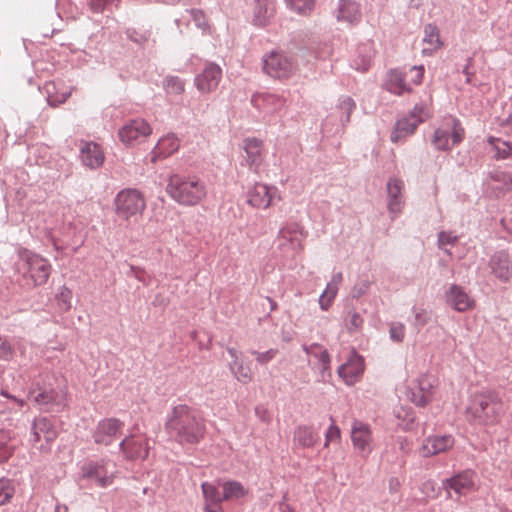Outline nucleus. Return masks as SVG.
I'll return each mask as SVG.
<instances>
[{
	"label": "nucleus",
	"instance_id": "44",
	"mask_svg": "<svg viewBox=\"0 0 512 512\" xmlns=\"http://www.w3.org/2000/svg\"><path fill=\"white\" fill-rule=\"evenodd\" d=\"M404 75L409 83V87L412 85H419L424 76V67L422 65L413 66L408 70V72L404 73Z\"/></svg>",
	"mask_w": 512,
	"mask_h": 512
},
{
	"label": "nucleus",
	"instance_id": "9",
	"mask_svg": "<svg viewBox=\"0 0 512 512\" xmlns=\"http://www.w3.org/2000/svg\"><path fill=\"white\" fill-rule=\"evenodd\" d=\"M151 133L150 124L142 118H137L127 121L119 129L118 137L124 145L134 146L149 137Z\"/></svg>",
	"mask_w": 512,
	"mask_h": 512
},
{
	"label": "nucleus",
	"instance_id": "45",
	"mask_svg": "<svg viewBox=\"0 0 512 512\" xmlns=\"http://www.w3.org/2000/svg\"><path fill=\"white\" fill-rule=\"evenodd\" d=\"M15 349L10 341L0 335V360L11 361L14 358Z\"/></svg>",
	"mask_w": 512,
	"mask_h": 512
},
{
	"label": "nucleus",
	"instance_id": "5",
	"mask_svg": "<svg viewBox=\"0 0 512 512\" xmlns=\"http://www.w3.org/2000/svg\"><path fill=\"white\" fill-rule=\"evenodd\" d=\"M114 206L118 217L129 220L142 214L146 208V201L140 191L124 189L116 195Z\"/></svg>",
	"mask_w": 512,
	"mask_h": 512
},
{
	"label": "nucleus",
	"instance_id": "8",
	"mask_svg": "<svg viewBox=\"0 0 512 512\" xmlns=\"http://www.w3.org/2000/svg\"><path fill=\"white\" fill-rule=\"evenodd\" d=\"M464 137V129L457 119H450L434 133L432 142L437 149L448 150L459 144Z\"/></svg>",
	"mask_w": 512,
	"mask_h": 512
},
{
	"label": "nucleus",
	"instance_id": "10",
	"mask_svg": "<svg viewBox=\"0 0 512 512\" xmlns=\"http://www.w3.org/2000/svg\"><path fill=\"white\" fill-rule=\"evenodd\" d=\"M275 199H281L278 189L264 183H255L247 192V203L255 209L266 210Z\"/></svg>",
	"mask_w": 512,
	"mask_h": 512
},
{
	"label": "nucleus",
	"instance_id": "50",
	"mask_svg": "<svg viewBox=\"0 0 512 512\" xmlns=\"http://www.w3.org/2000/svg\"><path fill=\"white\" fill-rule=\"evenodd\" d=\"M35 401L40 405H48L50 403H53L56 399L54 391H43L38 393L34 397Z\"/></svg>",
	"mask_w": 512,
	"mask_h": 512
},
{
	"label": "nucleus",
	"instance_id": "21",
	"mask_svg": "<svg viewBox=\"0 0 512 512\" xmlns=\"http://www.w3.org/2000/svg\"><path fill=\"white\" fill-rule=\"evenodd\" d=\"M486 186L489 196L500 198L512 191V174L496 170L490 174Z\"/></svg>",
	"mask_w": 512,
	"mask_h": 512
},
{
	"label": "nucleus",
	"instance_id": "43",
	"mask_svg": "<svg viewBox=\"0 0 512 512\" xmlns=\"http://www.w3.org/2000/svg\"><path fill=\"white\" fill-rule=\"evenodd\" d=\"M341 442V430L336 425L335 421L332 419L331 425L325 432V441L324 448H328L331 443H340Z\"/></svg>",
	"mask_w": 512,
	"mask_h": 512
},
{
	"label": "nucleus",
	"instance_id": "31",
	"mask_svg": "<svg viewBox=\"0 0 512 512\" xmlns=\"http://www.w3.org/2000/svg\"><path fill=\"white\" fill-rule=\"evenodd\" d=\"M304 237L305 234L303 232V228L297 223L289 224L279 232V240L281 241V244L289 242L295 250H301L303 248Z\"/></svg>",
	"mask_w": 512,
	"mask_h": 512
},
{
	"label": "nucleus",
	"instance_id": "42",
	"mask_svg": "<svg viewBox=\"0 0 512 512\" xmlns=\"http://www.w3.org/2000/svg\"><path fill=\"white\" fill-rule=\"evenodd\" d=\"M316 0H287V4L298 14L307 15L309 14L315 5Z\"/></svg>",
	"mask_w": 512,
	"mask_h": 512
},
{
	"label": "nucleus",
	"instance_id": "17",
	"mask_svg": "<svg viewBox=\"0 0 512 512\" xmlns=\"http://www.w3.org/2000/svg\"><path fill=\"white\" fill-rule=\"evenodd\" d=\"M351 441L355 450L364 457L373 450V436L371 427L361 421H354L351 427Z\"/></svg>",
	"mask_w": 512,
	"mask_h": 512
},
{
	"label": "nucleus",
	"instance_id": "14",
	"mask_svg": "<svg viewBox=\"0 0 512 512\" xmlns=\"http://www.w3.org/2000/svg\"><path fill=\"white\" fill-rule=\"evenodd\" d=\"M364 371V358L351 350L347 360L338 368V375L345 384L352 386L360 381Z\"/></svg>",
	"mask_w": 512,
	"mask_h": 512
},
{
	"label": "nucleus",
	"instance_id": "46",
	"mask_svg": "<svg viewBox=\"0 0 512 512\" xmlns=\"http://www.w3.org/2000/svg\"><path fill=\"white\" fill-rule=\"evenodd\" d=\"M164 86L169 93L180 94L184 91V82L178 77H167Z\"/></svg>",
	"mask_w": 512,
	"mask_h": 512
},
{
	"label": "nucleus",
	"instance_id": "64",
	"mask_svg": "<svg viewBox=\"0 0 512 512\" xmlns=\"http://www.w3.org/2000/svg\"><path fill=\"white\" fill-rule=\"evenodd\" d=\"M511 477H512V471H511Z\"/></svg>",
	"mask_w": 512,
	"mask_h": 512
},
{
	"label": "nucleus",
	"instance_id": "33",
	"mask_svg": "<svg viewBox=\"0 0 512 512\" xmlns=\"http://www.w3.org/2000/svg\"><path fill=\"white\" fill-rule=\"evenodd\" d=\"M422 122L423 117L412 118L411 114L409 115V117L399 120L396 123L394 131L391 134V140L397 143L403 138L413 134L418 125Z\"/></svg>",
	"mask_w": 512,
	"mask_h": 512
},
{
	"label": "nucleus",
	"instance_id": "11",
	"mask_svg": "<svg viewBox=\"0 0 512 512\" xmlns=\"http://www.w3.org/2000/svg\"><path fill=\"white\" fill-rule=\"evenodd\" d=\"M124 423L117 418H104L100 420L92 434L97 445L109 446L122 434Z\"/></svg>",
	"mask_w": 512,
	"mask_h": 512
},
{
	"label": "nucleus",
	"instance_id": "2",
	"mask_svg": "<svg viewBox=\"0 0 512 512\" xmlns=\"http://www.w3.org/2000/svg\"><path fill=\"white\" fill-rule=\"evenodd\" d=\"M469 423L481 426H494L501 417V401L495 393L477 392L470 396L465 410Z\"/></svg>",
	"mask_w": 512,
	"mask_h": 512
},
{
	"label": "nucleus",
	"instance_id": "6",
	"mask_svg": "<svg viewBox=\"0 0 512 512\" xmlns=\"http://www.w3.org/2000/svg\"><path fill=\"white\" fill-rule=\"evenodd\" d=\"M437 388V378L431 374H423L411 383L408 398L416 406L425 407L433 401Z\"/></svg>",
	"mask_w": 512,
	"mask_h": 512
},
{
	"label": "nucleus",
	"instance_id": "53",
	"mask_svg": "<svg viewBox=\"0 0 512 512\" xmlns=\"http://www.w3.org/2000/svg\"><path fill=\"white\" fill-rule=\"evenodd\" d=\"M318 349L319 350V361L322 364V368L324 371L330 369V355L326 349H322L318 345H314L311 347V349Z\"/></svg>",
	"mask_w": 512,
	"mask_h": 512
},
{
	"label": "nucleus",
	"instance_id": "20",
	"mask_svg": "<svg viewBox=\"0 0 512 512\" xmlns=\"http://www.w3.org/2000/svg\"><path fill=\"white\" fill-rule=\"evenodd\" d=\"M454 444L455 440L452 435L429 436L423 441L419 448V454L422 457H431L452 449Z\"/></svg>",
	"mask_w": 512,
	"mask_h": 512
},
{
	"label": "nucleus",
	"instance_id": "39",
	"mask_svg": "<svg viewBox=\"0 0 512 512\" xmlns=\"http://www.w3.org/2000/svg\"><path fill=\"white\" fill-rule=\"evenodd\" d=\"M202 493L205 499V506L220 505L224 500L223 493L221 494L218 488L209 482H204L201 485Z\"/></svg>",
	"mask_w": 512,
	"mask_h": 512
},
{
	"label": "nucleus",
	"instance_id": "3",
	"mask_svg": "<svg viewBox=\"0 0 512 512\" xmlns=\"http://www.w3.org/2000/svg\"><path fill=\"white\" fill-rule=\"evenodd\" d=\"M17 273L33 287L44 285L51 274V265L43 256L27 249L18 252L15 263Z\"/></svg>",
	"mask_w": 512,
	"mask_h": 512
},
{
	"label": "nucleus",
	"instance_id": "37",
	"mask_svg": "<svg viewBox=\"0 0 512 512\" xmlns=\"http://www.w3.org/2000/svg\"><path fill=\"white\" fill-rule=\"evenodd\" d=\"M228 351L230 355L235 358V360L231 364V371L234 374V376L237 378L238 381L242 383L250 382L253 377L251 368L236 356L235 349H229Z\"/></svg>",
	"mask_w": 512,
	"mask_h": 512
},
{
	"label": "nucleus",
	"instance_id": "29",
	"mask_svg": "<svg viewBox=\"0 0 512 512\" xmlns=\"http://www.w3.org/2000/svg\"><path fill=\"white\" fill-rule=\"evenodd\" d=\"M180 148V139L173 133L162 136L155 145L152 154V160L167 158L178 151Z\"/></svg>",
	"mask_w": 512,
	"mask_h": 512
},
{
	"label": "nucleus",
	"instance_id": "18",
	"mask_svg": "<svg viewBox=\"0 0 512 512\" xmlns=\"http://www.w3.org/2000/svg\"><path fill=\"white\" fill-rule=\"evenodd\" d=\"M445 301L457 312H467L476 307V300L457 284L450 285L446 290Z\"/></svg>",
	"mask_w": 512,
	"mask_h": 512
},
{
	"label": "nucleus",
	"instance_id": "47",
	"mask_svg": "<svg viewBox=\"0 0 512 512\" xmlns=\"http://www.w3.org/2000/svg\"><path fill=\"white\" fill-rule=\"evenodd\" d=\"M364 323L363 317L357 312H351L348 315V319L346 321V327L349 332L357 331L362 327Z\"/></svg>",
	"mask_w": 512,
	"mask_h": 512
},
{
	"label": "nucleus",
	"instance_id": "23",
	"mask_svg": "<svg viewBox=\"0 0 512 512\" xmlns=\"http://www.w3.org/2000/svg\"><path fill=\"white\" fill-rule=\"evenodd\" d=\"M476 479V473L467 470L447 480V487L458 495H467L477 490Z\"/></svg>",
	"mask_w": 512,
	"mask_h": 512
},
{
	"label": "nucleus",
	"instance_id": "54",
	"mask_svg": "<svg viewBox=\"0 0 512 512\" xmlns=\"http://www.w3.org/2000/svg\"><path fill=\"white\" fill-rule=\"evenodd\" d=\"M457 237L454 236L452 233L450 232H441L439 234V243L441 245L443 244H452L456 241Z\"/></svg>",
	"mask_w": 512,
	"mask_h": 512
},
{
	"label": "nucleus",
	"instance_id": "24",
	"mask_svg": "<svg viewBox=\"0 0 512 512\" xmlns=\"http://www.w3.org/2000/svg\"><path fill=\"white\" fill-rule=\"evenodd\" d=\"M335 14L339 22L348 25H355L362 18L361 6L353 0H340Z\"/></svg>",
	"mask_w": 512,
	"mask_h": 512
},
{
	"label": "nucleus",
	"instance_id": "41",
	"mask_svg": "<svg viewBox=\"0 0 512 512\" xmlns=\"http://www.w3.org/2000/svg\"><path fill=\"white\" fill-rule=\"evenodd\" d=\"M72 296V290L67 286H62L59 288V291L56 294L55 299L60 311L68 312L71 309Z\"/></svg>",
	"mask_w": 512,
	"mask_h": 512
},
{
	"label": "nucleus",
	"instance_id": "1",
	"mask_svg": "<svg viewBox=\"0 0 512 512\" xmlns=\"http://www.w3.org/2000/svg\"><path fill=\"white\" fill-rule=\"evenodd\" d=\"M165 430L179 444H196L204 436L205 423L195 409L179 404L169 413Z\"/></svg>",
	"mask_w": 512,
	"mask_h": 512
},
{
	"label": "nucleus",
	"instance_id": "32",
	"mask_svg": "<svg viewBox=\"0 0 512 512\" xmlns=\"http://www.w3.org/2000/svg\"><path fill=\"white\" fill-rule=\"evenodd\" d=\"M443 46L440 33L435 25L428 24L424 28L422 39V54L430 56Z\"/></svg>",
	"mask_w": 512,
	"mask_h": 512
},
{
	"label": "nucleus",
	"instance_id": "58",
	"mask_svg": "<svg viewBox=\"0 0 512 512\" xmlns=\"http://www.w3.org/2000/svg\"><path fill=\"white\" fill-rule=\"evenodd\" d=\"M1 395L6 397V398H9V399H12L13 401H15L19 406H23L24 405V401L23 400H20V399H17L11 395L8 394L7 391L5 390H2L1 391Z\"/></svg>",
	"mask_w": 512,
	"mask_h": 512
},
{
	"label": "nucleus",
	"instance_id": "16",
	"mask_svg": "<svg viewBox=\"0 0 512 512\" xmlns=\"http://www.w3.org/2000/svg\"><path fill=\"white\" fill-rule=\"evenodd\" d=\"M264 70L274 78H288L293 74L295 65L284 54L272 52L264 59Z\"/></svg>",
	"mask_w": 512,
	"mask_h": 512
},
{
	"label": "nucleus",
	"instance_id": "36",
	"mask_svg": "<svg viewBox=\"0 0 512 512\" xmlns=\"http://www.w3.org/2000/svg\"><path fill=\"white\" fill-rule=\"evenodd\" d=\"M386 87L388 91L396 95H402L405 92L411 91L404 73L398 70L389 73Z\"/></svg>",
	"mask_w": 512,
	"mask_h": 512
},
{
	"label": "nucleus",
	"instance_id": "26",
	"mask_svg": "<svg viewBox=\"0 0 512 512\" xmlns=\"http://www.w3.org/2000/svg\"><path fill=\"white\" fill-rule=\"evenodd\" d=\"M252 103L264 113H274L284 107L285 100L279 95L263 92L255 94L252 98Z\"/></svg>",
	"mask_w": 512,
	"mask_h": 512
},
{
	"label": "nucleus",
	"instance_id": "63",
	"mask_svg": "<svg viewBox=\"0 0 512 512\" xmlns=\"http://www.w3.org/2000/svg\"><path fill=\"white\" fill-rule=\"evenodd\" d=\"M396 415H397V417H400V412L396 411Z\"/></svg>",
	"mask_w": 512,
	"mask_h": 512
},
{
	"label": "nucleus",
	"instance_id": "61",
	"mask_svg": "<svg viewBox=\"0 0 512 512\" xmlns=\"http://www.w3.org/2000/svg\"><path fill=\"white\" fill-rule=\"evenodd\" d=\"M9 455H10V452H9L7 449H5V450L3 451V453H0V460H5V459H7V458L9 457Z\"/></svg>",
	"mask_w": 512,
	"mask_h": 512
},
{
	"label": "nucleus",
	"instance_id": "15",
	"mask_svg": "<svg viewBox=\"0 0 512 512\" xmlns=\"http://www.w3.org/2000/svg\"><path fill=\"white\" fill-rule=\"evenodd\" d=\"M57 438V430L47 418L36 419L32 426V443L42 451H47Z\"/></svg>",
	"mask_w": 512,
	"mask_h": 512
},
{
	"label": "nucleus",
	"instance_id": "48",
	"mask_svg": "<svg viewBox=\"0 0 512 512\" xmlns=\"http://www.w3.org/2000/svg\"><path fill=\"white\" fill-rule=\"evenodd\" d=\"M410 114L412 118L423 117L424 122L427 118L431 116L430 104L425 103L421 105H416Z\"/></svg>",
	"mask_w": 512,
	"mask_h": 512
},
{
	"label": "nucleus",
	"instance_id": "57",
	"mask_svg": "<svg viewBox=\"0 0 512 512\" xmlns=\"http://www.w3.org/2000/svg\"><path fill=\"white\" fill-rule=\"evenodd\" d=\"M342 106L348 111H352V109L355 107V103L351 98H346L342 101Z\"/></svg>",
	"mask_w": 512,
	"mask_h": 512
},
{
	"label": "nucleus",
	"instance_id": "62",
	"mask_svg": "<svg viewBox=\"0 0 512 512\" xmlns=\"http://www.w3.org/2000/svg\"><path fill=\"white\" fill-rule=\"evenodd\" d=\"M503 124H512V114L506 118Z\"/></svg>",
	"mask_w": 512,
	"mask_h": 512
},
{
	"label": "nucleus",
	"instance_id": "52",
	"mask_svg": "<svg viewBox=\"0 0 512 512\" xmlns=\"http://www.w3.org/2000/svg\"><path fill=\"white\" fill-rule=\"evenodd\" d=\"M253 354L256 356V361L260 364H265L267 362H269L270 360H272L276 354H277V350L275 349H270L266 352H253Z\"/></svg>",
	"mask_w": 512,
	"mask_h": 512
},
{
	"label": "nucleus",
	"instance_id": "27",
	"mask_svg": "<svg viewBox=\"0 0 512 512\" xmlns=\"http://www.w3.org/2000/svg\"><path fill=\"white\" fill-rule=\"evenodd\" d=\"M276 12L275 0H254L253 22L258 26H266Z\"/></svg>",
	"mask_w": 512,
	"mask_h": 512
},
{
	"label": "nucleus",
	"instance_id": "7",
	"mask_svg": "<svg viewBox=\"0 0 512 512\" xmlns=\"http://www.w3.org/2000/svg\"><path fill=\"white\" fill-rule=\"evenodd\" d=\"M126 460H145L148 457L150 446L149 439L144 433L131 432L119 445Z\"/></svg>",
	"mask_w": 512,
	"mask_h": 512
},
{
	"label": "nucleus",
	"instance_id": "40",
	"mask_svg": "<svg viewBox=\"0 0 512 512\" xmlns=\"http://www.w3.org/2000/svg\"><path fill=\"white\" fill-rule=\"evenodd\" d=\"M488 142L495 150L496 159L503 160L512 157V143L495 137H489Z\"/></svg>",
	"mask_w": 512,
	"mask_h": 512
},
{
	"label": "nucleus",
	"instance_id": "28",
	"mask_svg": "<svg viewBox=\"0 0 512 512\" xmlns=\"http://www.w3.org/2000/svg\"><path fill=\"white\" fill-rule=\"evenodd\" d=\"M492 273L502 282H508L512 278V262L507 253H496L490 260Z\"/></svg>",
	"mask_w": 512,
	"mask_h": 512
},
{
	"label": "nucleus",
	"instance_id": "19",
	"mask_svg": "<svg viewBox=\"0 0 512 512\" xmlns=\"http://www.w3.org/2000/svg\"><path fill=\"white\" fill-rule=\"evenodd\" d=\"M242 148L245 152V162L250 169L258 171L265 157L264 142L256 137H247L243 140Z\"/></svg>",
	"mask_w": 512,
	"mask_h": 512
},
{
	"label": "nucleus",
	"instance_id": "25",
	"mask_svg": "<svg viewBox=\"0 0 512 512\" xmlns=\"http://www.w3.org/2000/svg\"><path fill=\"white\" fill-rule=\"evenodd\" d=\"M80 155L84 165L92 169L102 166L105 160L101 146L94 142L82 141Z\"/></svg>",
	"mask_w": 512,
	"mask_h": 512
},
{
	"label": "nucleus",
	"instance_id": "4",
	"mask_svg": "<svg viewBox=\"0 0 512 512\" xmlns=\"http://www.w3.org/2000/svg\"><path fill=\"white\" fill-rule=\"evenodd\" d=\"M167 192L173 200L185 206H195L207 195L204 182L196 178H183L179 175H172L169 178Z\"/></svg>",
	"mask_w": 512,
	"mask_h": 512
},
{
	"label": "nucleus",
	"instance_id": "56",
	"mask_svg": "<svg viewBox=\"0 0 512 512\" xmlns=\"http://www.w3.org/2000/svg\"><path fill=\"white\" fill-rule=\"evenodd\" d=\"M371 64V56H367L365 59H363L361 65L356 64V69L360 70L362 72L367 71Z\"/></svg>",
	"mask_w": 512,
	"mask_h": 512
},
{
	"label": "nucleus",
	"instance_id": "59",
	"mask_svg": "<svg viewBox=\"0 0 512 512\" xmlns=\"http://www.w3.org/2000/svg\"><path fill=\"white\" fill-rule=\"evenodd\" d=\"M217 508L213 509L212 506H204L205 512H224L220 505H216Z\"/></svg>",
	"mask_w": 512,
	"mask_h": 512
},
{
	"label": "nucleus",
	"instance_id": "55",
	"mask_svg": "<svg viewBox=\"0 0 512 512\" xmlns=\"http://www.w3.org/2000/svg\"><path fill=\"white\" fill-rule=\"evenodd\" d=\"M415 319L418 324L424 325L427 323L429 316L425 310L417 311L415 314Z\"/></svg>",
	"mask_w": 512,
	"mask_h": 512
},
{
	"label": "nucleus",
	"instance_id": "35",
	"mask_svg": "<svg viewBox=\"0 0 512 512\" xmlns=\"http://www.w3.org/2000/svg\"><path fill=\"white\" fill-rule=\"evenodd\" d=\"M342 280L343 276L341 272H338L332 276L330 282L327 284L326 289L319 298V305L322 310L326 311L330 308L333 300L335 299L338 293L339 286L342 283Z\"/></svg>",
	"mask_w": 512,
	"mask_h": 512
},
{
	"label": "nucleus",
	"instance_id": "22",
	"mask_svg": "<svg viewBox=\"0 0 512 512\" xmlns=\"http://www.w3.org/2000/svg\"><path fill=\"white\" fill-rule=\"evenodd\" d=\"M44 91L50 106L63 104L71 96L74 88L63 81H48L44 84Z\"/></svg>",
	"mask_w": 512,
	"mask_h": 512
},
{
	"label": "nucleus",
	"instance_id": "12",
	"mask_svg": "<svg viewBox=\"0 0 512 512\" xmlns=\"http://www.w3.org/2000/svg\"><path fill=\"white\" fill-rule=\"evenodd\" d=\"M81 477L94 481L100 487L110 486L116 477L115 471H108L105 460L90 461L81 467Z\"/></svg>",
	"mask_w": 512,
	"mask_h": 512
},
{
	"label": "nucleus",
	"instance_id": "38",
	"mask_svg": "<svg viewBox=\"0 0 512 512\" xmlns=\"http://www.w3.org/2000/svg\"><path fill=\"white\" fill-rule=\"evenodd\" d=\"M223 490V498L225 501L232 499H240L245 497L248 494V489H246L240 482L238 481H227L222 484Z\"/></svg>",
	"mask_w": 512,
	"mask_h": 512
},
{
	"label": "nucleus",
	"instance_id": "34",
	"mask_svg": "<svg viewBox=\"0 0 512 512\" xmlns=\"http://www.w3.org/2000/svg\"><path fill=\"white\" fill-rule=\"evenodd\" d=\"M319 440L317 431L311 426L301 425L299 426L293 436V441L296 445L301 448H312Z\"/></svg>",
	"mask_w": 512,
	"mask_h": 512
},
{
	"label": "nucleus",
	"instance_id": "60",
	"mask_svg": "<svg viewBox=\"0 0 512 512\" xmlns=\"http://www.w3.org/2000/svg\"><path fill=\"white\" fill-rule=\"evenodd\" d=\"M193 16L196 21H200V18H204L201 11H193Z\"/></svg>",
	"mask_w": 512,
	"mask_h": 512
},
{
	"label": "nucleus",
	"instance_id": "13",
	"mask_svg": "<svg viewBox=\"0 0 512 512\" xmlns=\"http://www.w3.org/2000/svg\"><path fill=\"white\" fill-rule=\"evenodd\" d=\"M222 79V69L219 65L208 62L203 70L194 78V85L201 94L214 92Z\"/></svg>",
	"mask_w": 512,
	"mask_h": 512
},
{
	"label": "nucleus",
	"instance_id": "51",
	"mask_svg": "<svg viewBox=\"0 0 512 512\" xmlns=\"http://www.w3.org/2000/svg\"><path fill=\"white\" fill-rule=\"evenodd\" d=\"M390 337L396 342H402L405 337V327L403 324H393L390 328Z\"/></svg>",
	"mask_w": 512,
	"mask_h": 512
},
{
	"label": "nucleus",
	"instance_id": "49",
	"mask_svg": "<svg viewBox=\"0 0 512 512\" xmlns=\"http://www.w3.org/2000/svg\"><path fill=\"white\" fill-rule=\"evenodd\" d=\"M12 497L10 483L6 479H0V505L5 504Z\"/></svg>",
	"mask_w": 512,
	"mask_h": 512
},
{
	"label": "nucleus",
	"instance_id": "30",
	"mask_svg": "<svg viewBox=\"0 0 512 512\" xmlns=\"http://www.w3.org/2000/svg\"><path fill=\"white\" fill-rule=\"evenodd\" d=\"M404 184L397 178H392L387 183V190L389 196L388 208L393 217L401 213L404 201L402 199V191Z\"/></svg>",
	"mask_w": 512,
	"mask_h": 512
}]
</instances>
